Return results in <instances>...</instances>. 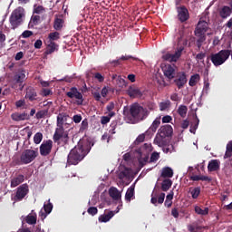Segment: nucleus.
<instances>
[{
    "mask_svg": "<svg viewBox=\"0 0 232 232\" xmlns=\"http://www.w3.org/2000/svg\"><path fill=\"white\" fill-rule=\"evenodd\" d=\"M111 119L109 116H102L101 119V124H108L110 122Z\"/></svg>",
    "mask_w": 232,
    "mask_h": 232,
    "instance_id": "774afa93",
    "label": "nucleus"
},
{
    "mask_svg": "<svg viewBox=\"0 0 232 232\" xmlns=\"http://www.w3.org/2000/svg\"><path fill=\"white\" fill-rule=\"evenodd\" d=\"M159 159H160V154H159V152L155 151L150 155V162H157V160H159Z\"/></svg>",
    "mask_w": 232,
    "mask_h": 232,
    "instance_id": "864d4df0",
    "label": "nucleus"
},
{
    "mask_svg": "<svg viewBox=\"0 0 232 232\" xmlns=\"http://www.w3.org/2000/svg\"><path fill=\"white\" fill-rule=\"evenodd\" d=\"M44 209L46 212V215H50L52 213V209H53V205L51 202H48L47 204L44 205Z\"/></svg>",
    "mask_w": 232,
    "mask_h": 232,
    "instance_id": "09e8293b",
    "label": "nucleus"
},
{
    "mask_svg": "<svg viewBox=\"0 0 232 232\" xmlns=\"http://www.w3.org/2000/svg\"><path fill=\"white\" fill-rule=\"evenodd\" d=\"M53 92H52V90H50V89H42V91H41V95L43 96V97H48V95H53Z\"/></svg>",
    "mask_w": 232,
    "mask_h": 232,
    "instance_id": "052dcab7",
    "label": "nucleus"
},
{
    "mask_svg": "<svg viewBox=\"0 0 232 232\" xmlns=\"http://www.w3.org/2000/svg\"><path fill=\"white\" fill-rule=\"evenodd\" d=\"M134 196H135V187L130 186L127 189V192L125 194V200H127V202H131V198H133Z\"/></svg>",
    "mask_w": 232,
    "mask_h": 232,
    "instance_id": "c756f323",
    "label": "nucleus"
},
{
    "mask_svg": "<svg viewBox=\"0 0 232 232\" xmlns=\"http://www.w3.org/2000/svg\"><path fill=\"white\" fill-rule=\"evenodd\" d=\"M109 195L110 197H111V198H113V200H121V192H119V189H117V188H111L109 189Z\"/></svg>",
    "mask_w": 232,
    "mask_h": 232,
    "instance_id": "cd10ccee",
    "label": "nucleus"
},
{
    "mask_svg": "<svg viewBox=\"0 0 232 232\" xmlns=\"http://www.w3.org/2000/svg\"><path fill=\"white\" fill-rule=\"evenodd\" d=\"M39 157V151L32 149L24 150L20 156V159L14 160L13 162L15 166H22V164H30Z\"/></svg>",
    "mask_w": 232,
    "mask_h": 232,
    "instance_id": "7ed1b4c3",
    "label": "nucleus"
},
{
    "mask_svg": "<svg viewBox=\"0 0 232 232\" xmlns=\"http://www.w3.org/2000/svg\"><path fill=\"white\" fill-rule=\"evenodd\" d=\"M159 126H160V118H156L149 130L150 131H152L153 133H155V131H157V130L159 129Z\"/></svg>",
    "mask_w": 232,
    "mask_h": 232,
    "instance_id": "58836bf2",
    "label": "nucleus"
},
{
    "mask_svg": "<svg viewBox=\"0 0 232 232\" xmlns=\"http://www.w3.org/2000/svg\"><path fill=\"white\" fill-rule=\"evenodd\" d=\"M166 198V193L161 192L160 195L153 190L151 194L150 202L154 206H157V204H164V199Z\"/></svg>",
    "mask_w": 232,
    "mask_h": 232,
    "instance_id": "2eb2a0df",
    "label": "nucleus"
},
{
    "mask_svg": "<svg viewBox=\"0 0 232 232\" xmlns=\"http://www.w3.org/2000/svg\"><path fill=\"white\" fill-rule=\"evenodd\" d=\"M87 213L89 215H92V217H95V215H97V213H99V209H97L96 207H91L87 209Z\"/></svg>",
    "mask_w": 232,
    "mask_h": 232,
    "instance_id": "603ef678",
    "label": "nucleus"
},
{
    "mask_svg": "<svg viewBox=\"0 0 232 232\" xmlns=\"http://www.w3.org/2000/svg\"><path fill=\"white\" fill-rule=\"evenodd\" d=\"M127 93L129 97H131L132 99H136L137 97H142V92H140V89L135 85H131L127 90Z\"/></svg>",
    "mask_w": 232,
    "mask_h": 232,
    "instance_id": "dca6fc26",
    "label": "nucleus"
},
{
    "mask_svg": "<svg viewBox=\"0 0 232 232\" xmlns=\"http://www.w3.org/2000/svg\"><path fill=\"white\" fill-rule=\"evenodd\" d=\"M188 229L189 232H198L200 229H202V227L197 225H188Z\"/></svg>",
    "mask_w": 232,
    "mask_h": 232,
    "instance_id": "3c124183",
    "label": "nucleus"
},
{
    "mask_svg": "<svg viewBox=\"0 0 232 232\" xmlns=\"http://www.w3.org/2000/svg\"><path fill=\"white\" fill-rule=\"evenodd\" d=\"M145 139H146V135H145V134H140V135L136 138V140H135V141H134V145H135V146H139V144L144 142Z\"/></svg>",
    "mask_w": 232,
    "mask_h": 232,
    "instance_id": "8fccbe9b",
    "label": "nucleus"
},
{
    "mask_svg": "<svg viewBox=\"0 0 232 232\" xmlns=\"http://www.w3.org/2000/svg\"><path fill=\"white\" fill-rule=\"evenodd\" d=\"M146 110L148 111H155V109L157 108V104L153 102H147L145 105Z\"/></svg>",
    "mask_w": 232,
    "mask_h": 232,
    "instance_id": "a18cd8bd",
    "label": "nucleus"
},
{
    "mask_svg": "<svg viewBox=\"0 0 232 232\" xmlns=\"http://www.w3.org/2000/svg\"><path fill=\"white\" fill-rule=\"evenodd\" d=\"M208 24L206 21H199L194 34L196 37L198 38L196 41V44L200 50L202 48V44H204V42L206 41V32H208Z\"/></svg>",
    "mask_w": 232,
    "mask_h": 232,
    "instance_id": "20e7f679",
    "label": "nucleus"
},
{
    "mask_svg": "<svg viewBox=\"0 0 232 232\" xmlns=\"http://www.w3.org/2000/svg\"><path fill=\"white\" fill-rule=\"evenodd\" d=\"M24 182V175L19 174L17 177L11 179V188H17L20 184Z\"/></svg>",
    "mask_w": 232,
    "mask_h": 232,
    "instance_id": "b1692460",
    "label": "nucleus"
},
{
    "mask_svg": "<svg viewBox=\"0 0 232 232\" xmlns=\"http://www.w3.org/2000/svg\"><path fill=\"white\" fill-rule=\"evenodd\" d=\"M88 130V119H84L81 123L80 131H85Z\"/></svg>",
    "mask_w": 232,
    "mask_h": 232,
    "instance_id": "bf43d9fd",
    "label": "nucleus"
},
{
    "mask_svg": "<svg viewBox=\"0 0 232 232\" xmlns=\"http://www.w3.org/2000/svg\"><path fill=\"white\" fill-rule=\"evenodd\" d=\"M48 115V111H40L36 112V119H44Z\"/></svg>",
    "mask_w": 232,
    "mask_h": 232,
    "instance_id": "680f3d73",
    "label": "nucleus"
},
{
    "mask_svg": "<svg viewBox=\"0 0 232 232\" xmlns=\"http://www.w3.org/2000/svg\"><path fill=\"white\" fill-rule=\"evenodd\" d=\"M159 134L162 137H171L173 135V127L171 125H163L159 130Z\"/></svg>",
    "mask_w": 232,
    "mask_h": 232,
    "instance_id": "6ab92c4d",
    "label": "nucleus"
},
{
    "mask_svg": "<svg viewBox=\"0 0 232 232\" xmlns=\"http://www.w3.org/2000/svg\"><path fill=\"white\" fill-rule=\"evenodd\" d=\"M23 17H24V8L17 7L12 12L9 17V24H11L12 30H15L23 24Z\"/></svg>",
    "mask_w": 232,
    "mask_h": 232,
    "instance_id": "39448f33",
    "label": "nucleus"
},
{
    "mask_svg": "<svg viewBox=\"0 0 232 232\" xmlns=\"http://www.w3.org/2000/svg\"><path fill=\"white\" fill-rule=\"evenodd\" d=\"M190 180H193L194 182H198V180H202L203 182H211L212 179L211 177L208 176L195 175L190 177Z\"/></svg>",
    "mask_w": 232,
    "mask_h": 232,
    "instance_id": "2f4dec72",
    "label": "nucleus"
},
{
    "mask_svg": "<svg viewBox=\"0 0 232 232\" xmlns=\"http://www.w3.org/2000/svg\"><path fill=\"white\" fill-rule=\"evenodd\" d=\"M116 84L118 88H124L126 86V80L124 78L118 76L116 80Z\"/></svg>",
    "mask_w": 232,
    "mask_h": 232,
    "instance_id": "c03bdc74",
    "label": "nucleus"
},
{
    "mask_svg": "<svg viewBox=\"0 0 232 232\" xmlns=\"http://www.w3.org/2000/svg\"><path fill=\"white\" fill-rule=\"evenodd\" d=\"M195 213H197L198 215L206 216L209 214V208H205L204 209H202L200 207L197 206L195 207Z\"/></svg>",
    "mask_w": 232,
    "mask_h": 232,
    "instance_id": "ea45409f",
    "label": "nucleus"
},
{
    "mask_svg": "<svg viewBox=\"0 0 232 232\" xmlns=\"http://www.w3.org/2000/svg\"><path fill=\"white\" fill-rule=\"evenodd\" d=\"M68 117L66 113H59L57 116V128H63L64 120Z\"/></svg>",
    "mask_w": 232,
    "mask_h": 232,
    "instance_id": "f704fd0d",
    "label": "nucleus"
},
{
    "mask_svg": "<svg viewBox=\"0 0 232 232\" xmlns=\"http://www.w3.org/2000/svg\"><path fill=\"white\" fill-rule=\"evenodd\" d=\"M129 113L134 121H146L150 117V111L140 104L135 102L130 106Z\"/></svg>",
    "mask_w": 232,
    "mask_h": 232,
    "instance_id": "f03ea898",
    "label": "nucleus"
},
{
    "mask_svg": "<svg viewBox=\"0 0 232 232\" xmlns=\"http://www.w3.org/2000/svg\"><path fill=\"white\" fill-rule=\"evenodd\" d=\"M49 43H54V41H59L61 39V34L59 32L50 33L48 34Z\"/></svg>",
    "mask_w": 232,
    "mask_h": 232,
    "instance_id": "e433bc0d",
    "label": "nucleus"
},
{
    "mask_svg": "<svg viewBox=\"0 0 232 232\" xmlns=\"http://www.w3.org/2000/svg\"><path fill=\"white\" fill-rule=\"evenodd\" d=\"M26 104V102L24 100H19L15 102L16 108H23Z\"/></svg>",
    "mask_w": 232,
    "mask_h": 232,
    "instance_id": "338daca9",
    "label": "nucleus"
},
{
    "mask_svg": "<svg viewBox=\"0 0 232 232\" xmlns=\"http://www.w3.org/2000/svg\"><path fill=\"white\" fill-rule=\"evenodd\" d=\"M25 99L29 100L30 102L38 101L37 91H35L34 87H28L25 92Z\"/></svg>",
    "mask_w": 232,
    "mask_h": 232,
    "instance_id": "a211bd4d",
    "label": "nucleus"
},
{
    "mask_svg": "<svg viewBox=\"0 0 232 232\" xmlns=\"http://www.w3.org/2000/svg\"><path fill=\"white\" fill-rule=\"evenodd\" d=\"M190 195L192 196V198L196 199L198 198L200 195V187H196L190 190Z\"/></svg>",
    "mask_w": 232,
    "mask_h": 232,
    "instance_id": "37998d69",
    "label": "nucleus"
},
{
    "mask_svg": "<svg viewBox=\"0 0 232 232\" xmlns=\"http://www.w3.org/2000/svg\"><path fill=\"white\" fill-rule=\"evenodd\" d=\"M92 150L88 145H82L79 143L67 156V164L68 166H77Z\"/></svg>",
    "mask_w": 232,
    "mask_h": 232,
    "instance_id": "f257e3e1",
    "label": "nucleus"
},
{
    "mask_svg": "<svg viewBox=\"0 0 232 232\" xmlns=\"http://www.w3.org/2000/svg\"><path fill=\"white\" fill-rule=\"evenodd\" d=\"M150 160V157L145 156L143 159L139 160V166L140 168H144L146 166V163Z\"/></svg>",
    "mask_w": 232,
    "mask_h": 232,
    "instance_id": "4d7b16f0",
    "label": "nucleus"
},
{
    "mask_svg": "<svg viewBox=\"0 0 232 232\" xmlns=\"http://www.w3.org/2000/svg\"><path fill=\"white\" fill-rule=\"evenodd\" d=\"M94 79H97L100 82H104V76L101 72H95Z\"/></svg>",
    "mask_w": 232,
    "mask_h": 232,
    "instance_id": "69168bd1",
    "label": "nucleus"
},
{
    "mask_svg": "<svg viewBox=\"0 0 232 232\" xmlns=\"http://www.w3.org/2000/svg\"><path fill=\"white\" fill-rule=\"evenodd\" d=\"M32 35H34V32L25 30L22 33L21 37H23V39H28V37H32Z\"/></svg>",
    "mask_w": 232,
    "mask_h": 232,
    "instance_id": "6e6d98bb",
    "label": "nucleus"
},
{
    "mask_svg": "<svg viewBox=\"0 0 232 232\" xmlns=\"http://www.w3.org/2000/svg\"><path fill=\"white\" fill-rule=\"evenodd\" d=\"M169 142V140L166 136H162V134H157L154 139V144L159 146V148H163V146H167Z\"/></svg>",
    "mask_w": 232,
    "mask_h": 232,
    "instance_id": "f3484780",
    "label": "nucleus"
},
{
    "mask_svg": "<svg viewBox=\"0 0 232 232\" xmlns=\"http://www.w3.org/2000/svg\"><path fill=\"white\" fill-rule=\"evenodd\" d=\"M67 97L69 99H77L76 104L78 106L82 105V102H84V99L82 98V93L79 92V90H77L76 87H72L68 92H66Z\"/></svg>",
    "mask_w": 232,
    "mask_h": 232,
    "instance_id": "f8f14e48",
    "label": "nucleus"
},
{
    "mask_svg": "<svg viewBox=\"0 0 232 232\" xmlns=\"http://www.w3.org/2000/svg\"><path fill=\"white\" fill-rule=\"evenodd\" d=\"M177 112L179 116H181L182 119H185L186 115H188V106L179 105Z\"/></svg>",
    "mask_w": 232,
    "mask_h": 232,
    "instance_id": "c9c22d12",
    "label": "nucleus"
},
{
    "mask_svg": "<svg viewBox=\"0 0 232 232\" xmlns=\"http://www.w3.org/2000/svg\"><path fill=\"white\" fill-rule=\"evenodd\" d=\"M198 81H200V74H198V73L193 74L188 81V85L189 86H197V82Z\"/></svg>",
    "mask_w": 232,
    "mask_h": 232,
    "instance_id": "4c0bfd02",
    "label": "nucleus"
},
{
    "mask_svg": "<svg viewBox=\"0 0 232 232\" xmlns=\"http://www.w3.org/2000/svg\"><path fill=\"white\" fill-rule=\"evenodd\" d=\"M174 83L179 88V90H182L186 84H188V74L185 72H179L174 76Z\"/></svg>",
    "mask_w": 232,
    "mask_h": 232,
    "instance_id": "9b49d317",
    "label": "nucleus"
},
{
    "mask_svg": "<svg viewBox=\"0 0 232 232\" xmlns=\"http://www.w3.org/2000/svg\"><path fill=\"white\" fill-rule=\"evenodd\" d=\"M49 44H47V48L45 51V53L47 55H50L53 53V52H57L59 48V44H55V42H48Z\"/></svg>",
    "mask_w": 232,
    "mask_h": 232,
    "instance_id": "a878e982",
    "label": "nucleus"
},
{
    "mask_svg": "<svg viewBox=\"0 0 232 232\" xmlns=\"http://www.w3.org/2000/svg\"><path fill=\"white\" fill-rule=\"evenodd\" d=\"M53 142H59L61 140L63 144H68L70 142L68 130H64V127H57L53 136Z\"/></svg>",
    "mask_w": 232,
    "mask_h": 232,
    "instance_id": "0eeeda50",
    "label": "nucleus"
},
{
    "mask_svg": "<svg viewBox=\"0 0 232 232\" xmlns=\"http://www.w3.org/2000/svg\"><path fill=\"white\" fill-rule=\"evenodd\" d=\"M114 215L115 213H113V211H109L107 214L101 215L99 217V222H110Z\"/></svg>",
    "mask_w": 232,
    "mask_h": 232,
    "instance_id": "c85d7f7f",
    "label": "nucleus"
},
{
    "mask_svg": "<svg viewBox=\"0 0 232 232\" xmlns=\"http://www.w3.org/2000/svg\"><path fill=\"white\" fill-rule=\"evenodd\" d=\"M24 222L29 224V226H34V224H37V214L34 213V210H32V213L24 218Z\"/></svg>",
    "mask_w": 232,
    "mask_h": 232,
    "instance_id": "4be33fe9",
    "label": "nucleus"
},
{
    "mask_svg": "<svg viewBox=\"0 0 232 232\" xmlns=\"http://www.w3.org/2000/svg\"><path fill=\"white\" fill-rule=\"evenodd\" d=\"M44 12H46V9H44L43 5H38L34 9V14H44Z\"/></svg>",
    "mask_w": 232,
    "mask_h": 232,
    "instance_id": "5fc2aeb1",
    "label": "nucleus"
},
{
    "mask_svg": "<svg viewBox=\"0 0 232 232\" xmlns=\"http://www.w3.org/2000/svg\"><path fill=\"white\" fill-rule=\"evenodd\" d=\"M178 12V19L180 21V23H186L188 19H189V11H188V8L186 6L182 5L180 7H177Z\"/></svg>",
    "mask_w": 232,
    "mask_h": 232,
    "instance_id": "4468645a",
    "label": "nucleus"
},
{
    "mask_svg": "<svg viewBox=\"0 0 232 232\" xmlns=\"http://www.w3.org/2000/svg\"><path fill=\"white\" fill-rule=\"evenodd\" d=\"M162 179H171L173 177V169L169 167H164L161 170Z\"/></svg>",
    "mask_w": 232,
    "mask_h": 232,
    "instance_id": "bb28decb",
    "label": "nucleus"
},
{
    "mask_svg": "<svg viewBox=\"0 0 232 232\" xmlns=\"http://www.w3.org/2000/svg\"><path fill=\"white\" fill-rule=\"evenodd\" d=\"M6 41V35L5 34L0 33V48H3L5 46V42Z\"/></svg>",
    "mask_w": 232,
    "mask_h": 232,
    "instance_id": "e2e57ef3",
    "label": "nucleus"
},
{
    "mask_svg": "<svg viewBox=\"0 0 232 232\" xmlns=\"http://www.w3.org/2000/svg\"><path fill=\"white\" fill-rule=\"evenodd\" d=\"M28 193H30V188L28 187V184H26V183L22 184L16 188V192L14 197V200L15 202H21V200H23L24 198V197H26V195H28Z\"/></svg>",
    "mask_w": 232,
    "mask_h": 232,
    "instance_id": "9d476101",
    "label": "nucleus"
},
{
    "mask_svg": "<svg viewBox=\"0 0 232 232\" xmlns=\"http://www.w3.org/2000/svg\"><path fill=\"white\" fill-rule=\"evenodd\" d=\"M26 79V73L24 71L18 72L13 77V83L11 88L13 90H19L20 92H23L24 90V82Z\"/></svg>",
    "mask_w": 232,
    "mask_h": 232,
    "instance_id": "6e6552de",
    "label": "nucleus"
},
{
    "mask_svg": "<svg viewBox=\"0 0 232 232\" xmlns=\"http://www.w3.org/2000/svg\"><path fill=\"white\" fill-rule=\"evenodd\" d=\"M163 73L167 79H175V67L172 66L171 64H167L165 65L163 69Z\"/></svg>",
    "mask_w": 232,
    "mask_h": 232,
    "instance_id": "aec40b11",
    "label": "nucleus"
},
{
    "mask_svg": "<svg viewBox=\"0 0 232 232\" xmlns=\"http://www.w3.org/2000/svg\"><path fill=\"white\" fill-rule=\"evenodd\" d=\"M208 59H210L214 66H222V64H224V63L229 59V53L224 49L218 53L210 54Z\"/></svg>",
    "mask_w": 232,
    "mask_h": 232,
    "instance_id": "423d86ee",
    "label": "nucleus"
},
{
    "mask_svg": "<svg viewBox=\"0 0 232 232\" xmlns=\"http://www.w3.org/2000/svg\"><path fill=\"white\" fill-rule=\"evenodd\" d=\"M39 23H41V16L37 15V14L33 15L28 24V28H34V26H37V24H39Z\"/></svg>",
    "mask_w": 232,
    "mask_h": 232,
    "instance_id": "7c9ffc66",
    "label": "nucleus"
},
{
    "mask_svg": "<svg viewBox=\"0 0 232 232\" xmlns=\"http://www.w3.org/2000/svg\"><path fill=\"white\" fill-rule=\"evenodd\" d=\"M53 148V141L52 140H44L40 145V155L42 157H48L52 153Z\"/></svg>",
    "mask_w": 232,
    "mask_h": 232,
    "instance_id": "ddd939ff",
    "label": "nucleus"
},
{
    "mask_svg": "<svg viewBox=\"0 0 232 232\" xmlns=\"http://www.w3.org/2000/svg\"><path fill=\"white\" fill-rule=\"evenodd\" d=\"M204 59H206V53H199L196 55V61L198 63H204Z\"/></svg>",
    "mask_w": 232,
    "mask_h": 232,
    "instance_id": "13d9d810",
    "label": "nucleus"
},
{
    "mask_svg": "<svg viewBox=\"0 0 232 232\" xmlns=\"http://www.w3.org/2000/svg\"><path fill=\"white\" fill-rule=\"evenodd\" d=\"M63 23H64L63 19L56 18L54 20V24H53L54 30H61L63 28Z\"/></svg>",
    "mask_w": 232,
    "mask_h": 232,
    "instance_id": "79ce46f5",
    "label": "nucleus"
},
{
    "mask_svg": "<svg viewBox=\"0 0 232 232\" xmlns=\"http://www.w3.org/2000/svg\"><path fill=\"white\" fill-rule=\"evenodd\" d=\"M199 122H200V120H198V118L196 116V123L192 124L189 129L190 133H193V134L196 133L197 130L198 129Z\"/></svg>",
    "mask_w": 232,
    "mask_h": 232,
    "instance_id": "de8ad7c7",
    "label": "nucleus"
},
{
    "mask_svg": "<svg viewBox=\"0 0 232 232\" xmlns=\"http://www.w3.org/2000/svg\"><path fill=\"white\" fill-rule=\"evenodd\" d=\"M185 47L182 44H178L175 53H166L163 55L164 61H168L169 63H177L180 57H182V52H184Z\"/></svg>",
    "mask_w": 232,
    "mask_h": 232,
    "instance_id": "1a4fd4ad",
    "label": "nucleus"
},
{
    "mask_svg": "<svg viewBox=\"0 0 232 232\" xmlns=\"http://www.w3.org/2000/svg\"><path fill=\"white\" fill-rule=\"evenodd\" d=\"M231 14H232V8L227 5H224L219 11V15L222 19H227V17H229Z\"/></svg>",
    "mask_w": 232,
    "mask_h": 232,
    "instance_id": "393cba45",
    "label": "nucleus"
},
{
    "mask_svg": "<svg viewBox=\"0 0 232 232\" xmlns=\"http://www.w3.org/2000/svg\"><path fill=\"white\" fill-rule=\"evenodd\" d=\"M171 186H173V181L169 179H165L161 183V190L168 191Z\"/></svg>",
    "mask_w": 232,
    "mask_h": 232,
    "instance_id": "72a5a7b5",
    "label": "nucleus"
},
{
    "mask_svg": "<svg viewBox=\"0 0 232 232\" xmlns=\"http://www.w3.org/2000/svg\"><path fill=\"white\" fill-rule=\"evenodd\" d=\"M72 121L75 122V124H79V122L82 121V116L81 114H76L72 117Z\"/></svg>",
    "mask_w": 232,
    "mask_h": 232,
    "instance_id": "0e129e2a",
    "label": "nucleus"
},
{
    "mask_svg": "<svg viewBox=\"0 0 232 232\" xmlns=\"http://www.w3.org/2000/svg\"><path fill=\"white\" fill-rule=\"evenodd\" d=\"M43 141V133L42 132H37L34 136V144H41Z\"/></svg>",
    "mask_w": 232,
    "mask_h": 232,
    "instance_id": "49530a36",
    "label": "nucleus"
},
{
    "mask_svg": "<svg viewBox=\"0 0 232 232\" xmlns=\"http://www.w3.org/2000/svg\"><path fill=\"white\" fill-rule=\"evenodd\" d=\"M161 148L163 153H173V151H175V147L173 146V144H169V142Z\"/></svg>",
    "mask_w": 232,
    "mask_h": 232,
    "instance_id": "a19ab883",
    "label": "nucleus"
},
{
    "mask_svg": "<svg viewBox=\"0 0 232 232\" xmlns=\"http://www.w3.org/2000/svg\"><path fill=\"white\" fill-rule=\"evenodd\" d=\"M160 111H168L169 108H171V102L169 100H166L165 102H160L159 103Z\"/></svg>",
    "mask_w": 232,
    "mask_h": 232,
    "instance_id": "473e14b6",
    "label": "nucleus"
},
{
    "mask_svg": "<svg viewBox=\"0 0 232 232\" xmlns=\"http://www.w3.org/2000/svg\"><path fill=\"white\" fill-rule=\"evenodd\" d=\"M11 118L13 121H15L16 122H19L21 121H28L30 117L26 112L19 113V112H14L11 115Z\"/></svg>",
    "mask_w": 232,
    "mask_h": 232,
    "instance_id": "412c9836",
    "label": "nucleus"
},
{
    "mask_svg": "<svg viewBox=\"0 0 232 232\" xmlns=\"http://www.w3.org/2000/svg\"><path fill=\"white\" fill-rule=\"evenodd\" d=\"M208 169L210 172L218 171L220 169V160H212L208 162Z\"/></svg>",
    "mask_w": 232,
    "mask_h": 232,
    "instance_id": "5701e85b",
    "label": "nucleus"
}]
</instances>
